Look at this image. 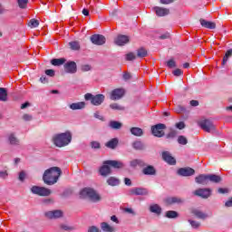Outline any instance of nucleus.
Segmentation results:
<instances>
[{"mask_svg":"<svg viewBox=\"0 0 232 232\" xmlns=\"http://www.w3.org/2000/svg\"><path fill=\"white\" fill-rule=\"evenodd\" d=\"M61 173H63V171L59 167L47 169L43 175L44 184H47V186H53V184H57L59 177H61Z\"/></svg>","mask_w":232,"mask_h":232,"instance_id":"nucleus-1","label":"nucleus"},{"mask_svg":"<svg viewBox=\"0 0 232 232\" xmlns=\"http://www.w3.org/2000/svg\"><path fill=\"white\" fill-rule=\"evenodd\" d=\"M72 131L57 133L53 136V142L56 148H66L72 144Z\"/></svg>","mask_w":232,"mask_h":232,"instance_id":"nucleus-2","label":"nucleus"},{"mask_svg":"<svg viewBox=\"0 0 232 232\" xmlns=\"http://www.w3.org/2000/svg\"><path fill=\"white\" fill-rule=\"evenodd\" d=\"M81 198H90L92 202H101V195L92 188H84L80 192Z\"/></svg>","mask_w":232,"mask_h":232,"instance_id":"nucleus-3","label":"nucleus"},{"mask_svg":"<svg viewBox=\"0 0 232 232\" xmlns=\"http://www.w3.org/2000/svg\"><path fill=\"white\" fill-rule=\"evenodd\" d=\"M84 99L85 101H90L91 104H92V106H101V104H102V102H104L106 96H104V94H92L90 92L86 93L84 95Z\"/></svg>","mask_w":232,"mask_h":232,"instance_id":"nucleus-4","label":"nucleus"},{"mask_svg":"<svg viewBox=\"0 0 232 232\" xmlns=\"http://www.w3.org/2000/svg\"><path fill=\"white\" fill-rule=\"evenodd\" d=\"M30 191L33 195H38V197H50V195H52V190L40 186H33Z\"/></svg>","mask_w":232,"mask_h":232,"instance_id":"nucleus-5","label":"nucleus"},{"mask_svg":"<svg viewBox=\"0 0 232 232\" xmlns=\"http://www.w3.org/2000/svg\"><path fill=\"white\" fill-rule=\"evenodd\" d=\"M198 125L204 131H207V133H213L216 130L215 124H213V121L210 120H202L199 121Z\"/></svg>","mask_w":232,"mask_h":232,"instance_id":"nucleus-6","label":"nucleus"},{"mask_svg":"<svg viewBox=\"0 0 232 232\" xmlns=\"http://www.w3.org/2000/svg\"><path fill=\"white\" fill-rule=\"evenodd\" d=\"M162 130H166V124L158 123L151 127V133L154 137H164V131Z\"/></svg>","mask_w":232,"mask_h":232,"instance_id":"nucleus-7","label":"nucleus"},{"mask_svg":"<svg viewBox=\"0 0 232 232\" xmlns=\"http://www.w3.org/2000/svg\"><path fill=\"white\" fill-rule=\"evenodd\" d=\"M63 213L59 209L44 212V217L49 218V220H57V218H63Z\"/></svg>","mask_w":232,"mask_h":232,"instance_id":"nucleus-8","label":"nucleus"},{"mask_svg":"<svg viewBox=\"0 0 232 232\" xmlns=\"http://www.w3.org/2000/svg\"><path fill=\"white\" fill-rule=\"evenodd\" d=\"M124 93H126V91L122 88L114 89L111 92V100L119 101L124 97Z\"/></svg>","mask_w":232,"mask_h":232,"instance_id":"nucleus-9","label":"nucleus"},{"mask_svg":"<svg viewBox=\"0 0 232 232\" xmlns=\"http://www.w3.org/2000/svg\"><path fill=\"white\" fill-rule=\"evenodd\" d=\"M196 197H200V198H209L211 197L210 188H198L193 192Z\"/></svg>","mask_w":232,"mask_h":232,"instance_id":"nucleus-10","label":"nucleus"},{"mask_svg":"<svg viewBox=\"0 0 232 232\" xmlns=\"http://www.w3.org/2000/svg\"><path fill=\"white\" fill-rule=\"evenodd\" d=\"M130 195H136L137 197L141 196L144 197L148 195V188L142 187L132 188L129 190Z\"/></svg>","mask_w":232,"mask_h":232,"instance_id":"nucleus-11","label":"nucleus"},{"mask_svg":"<svg viewBox=\"0 0 232 232\" xmlns=\"http://www.w3.org/2000/svg\"><path fill=\"white\" fill-rule=\"evenodd\" d=\"M63 68L66 73H77V63L75 62L70 61L65 63Z\"/></svg>","mask_w":232,"mask_h":232,"instance_id":"nucleus-12","label":"nucleus"},{"mask_svg":"<svg viewBox=\"0 0 232 232\" xmlns=\"http://www.w3.org/2000/svg\"><path fill=\"white\" fill-rule=\"evenodd\" d=\"M91 42L97 46H102L106 43V37L102 34H93L91 36Z\"/></svg>","mask_w":232,"mask_h":232,"instance_id":"nucleus-13","label":"nucleus"},{"mask_svg":"<svg viewBox=\"0 0 232 232\" xmlns=\"http://www.w3.org/2000/svg\"><path fill=\"white\" fill-rule=\"evenodd\" d=\"M114 43L115 44H117V46H124L125 44H128L130 43V36L119 34L115 38Z\"/></svg>","mask_w":232,"mask_h":232,"instance_id":"nucleus-14","label":"nucleus"},{"mask_svg":"<svg viewBox=\"0 0 232 232\" xmlns=\"http://www.w3.org/2000/svg\"><path fill=\"white\" fill-rule=\"evenodd\" d=\"M7 141L11 146H20L21 140L17 138V135H15V132H10L7 135Z\"/></svg>","mask_w":232,"mask_h":232,"instance_id":"nucleus-15","label":"nucleus"},{"mask_svg":"<svg viewBox=\"0 0 232 232\" xmlns=\"http://www.w3.org/2000/svg\"><path fill=\"white\" fill-rule=\"evenodd\" d=\"M195 173V169L187 167V168H180L178 169V175L179 177H192V175Z\"/></svg>","mask_w":232,"mask_h":232,"instance_id":"nucleus-16","label":"nucleus"},{"mask_svg":"<svg viewBox=\"0 0 232 232\" xmlns=\"http://www.w3.org/2000/svg\"><path fill=\"white\" fill-rule=\"evenodd\" d=\"M162 159L163 160H165V162L170 164V166H175V164H177V160L171 156V153H169V151H163Z\"/></svg>","mask_w":232,"mask_h":232,"instance_id":"nucleus-17","label":"nucleus"},{"mask_svg":"<svg viewBox=\"0 0 232 232\" xmlns=\"http://www.w3.org/2000/svg\"><path fill=\"white\" fill-rule=\"evenodd\" d=\"M196 184H201L202 186H206L208 184V174H200L195 178Z\"/></svg>","mask_w":232,"mask_h":232,"instance_id":"nucleus-18","label":"nucleus"},{"mask_svg":"<svg viewBox=\"0 0 232 232\" xmlns=\"http://www.w3.org/2000/svg\"><path fill=\"white\" fill-rule=\"evenodd\" d=\"M99 173L102 177H108V175H111V169H110L109 164H106V161H104L103 165L100 168Z\"/></svg>","mask_w":232,"mask_h":232,"instance_id":"nucleus-19","label":"nucleus"},{"mask_svg":"<svg viewBox=\"0 0 232 232\" xmlns=\"http://www.w3.org/2000/svg\"><path fill=\"white\" fill-rule=\"evenodd\" d=\"M166 204L171 206L173 204H184V199L179 197H169L165 199Z\"/></svg>","mask_w":232,"mask_h":232,"instance_id":"nucleus-20","label":"nucleus"},{"mask_svg":"<svg viewBox=\"0 0 232 232\" xmlns=\"http://www.w3.org/2000/svg\"><path fill=\"white\" fill-rule=\"evenodd\" d=\"M70 110L75 111L76 110H84L86 108V102H78L69 104Z\"/></svg>","mask_w":232,"mask_h":232,"instance_id":"nucleus-21","label":"nucleus"},{"mask_svg":"<svg viewBox=\"0 0 232 232\" xmlns=\"http://www.w3.org/2000/svg\"><path fill=\"white\" fill-rule=\"evenodd\" d=\"M119 146V138H112L105 143V147L109 150H115Z\"/></svg>","mask_w":232,"mask_h":232,"instance_id":"nucleus-22","label":"nucleus"},{"mask_svg":"<svg viewBox=\"0 0 232 232\" xmlns=\"http://www.w3.org/2000/svg\"><path fill=\"white\" fill-rule=\"evenodd\" d=\"M199 22L203 28H208V30H215L217 28V24L213 22L206 21L205 19H200Z\"/></svg>","mask_w":232,"mask_h":232,"instance_id":"nucleus-23","label":"nucleus"},{"mask_svg":"<svg viewBox=\"0 0 232 232\" xmlns=\"http://www.w3.org/2000/svg\"><path fill=\"white\" fill-rule=\"evenodd\" d=\"M142 173L143 175L153 176L157 175V169H155V167L148 165L147 167L143 168Z\"/></svg>","mask_w":232,"mask_h":232,"instance_id":"nucleus-24","label":"nucleus"},{"mask_svg":"<svg viewBox=\"0 0 232 232\" xmlns=\"http://www.w3.org/2000/svg\"><path fill=\"white\" fill-rule=\"evenodd\" d=\"M154 11L159 17H164V15H168L169 14V9L162 8L160 6L154 7Z\"/></svg>","mask_w":232,"mask_h":232,"instance_id":"nucleus-25","label":"nucleus"},{"mask_svg":"<svg viewBox=\"0 0 232 232\" xmlns=\"http://www.w3.org/2000/svg\"><path fill=\"white\" fill-rule=\"evenodd\" d=\"M192 214H194V216L197 217V218H199L200 220H206V218L209 217L208 214L204 213L202 210H199L197 208L192 210Z\"/></svg>","mask_w":232,"mask_h":232,"instance_id":"nucleus-26","label":"nucleus"},{"mask_svg":"<svg viewBox=\"0 0 232 232\" xmlns=\"http://www.w3.org/2000/svg\"><path fill=\"white\" fill-rule=\"evenodd\" d=\"M105 164L111 166V168H115L116 169H121V168H124V163L122 161L117 160H106Z\"/></svg>","mask_w":232,"mask_h":232,"instance_id":"nucleus-27","label":"nucleus"},{"mask_svg":"<svg viewBox=\"0 0 232 232\" xmlns=\"http://www.w3.org/2000/svg\"><path fill=\"white\" fill-rule=\"evenodd\" d=\"M130 131L134 137H142L144 135V130L139 127H132L130 129Z\"/></svg>","mask_w":232,"mask_h":232,"instance_id":"nucleus-28","label":"nucleus"},{"mask_svg":"<svg viewBox=\"0 0 232 232\" xmlns=\"http://www.w3.org/2000/svg\"><path fill=\"white\" fill-rule=\"evenodd\" d=\"M150 211L159 216L162 214V208H160L159 204H153L150 206Z\"/></svg>","mask_w":232,"mask_h":232,"instance_id":"nucleus-29","label":"nucleus"},{"mask_svg":"<svg viewBox=\"0 0 232 232\" xmlns=\"http://www.w3.org/2000/svg\"><path fill=\"white\" fill-rule=\"evenodd\" d=\"M101 229L103 232H115V228L112 226H110V224L106 222L101 223Z\"/></svg>","mask_w":232,"mask_h":232,"instance_id":"nucleus-30","label":"nucleus"},{"mask_svg":"<svg viewBox=\"0 0 232 232\" xmlns=\"http://www.w3.org/2000/svg\"><path fill=\"white\" fill-rule=\"evenodd\" d=\"M107 184L108 186H111V187L119 186L121 184V180L115 177H110L107 179Z\"/></svg>","mask_w":232,"mask_h":232,"instance_id":"nucleus-31","label":"nucleus"},{"mask_svg":"<svg viewBox=\"0 0 232 232\" xmlns=\"http://www.w3.org/2000/svg\"><path fill=\"white\" fill-rule=\"evenodd\" d=\"M214 182L215 184H218V182L222 181V178L218 175L208 174V182Z\"/></svg>","mask_w":232,"mask_h":232,"instance_id":"nucleus-32","label":"nucleus"},{"mask_svg":"<svg viewBox=\"0 0 232 232\" xmlns=\"http://www.w3.org/2000/svg\"><path fill=\"white\" fill-rule=\"evenodd\" d=\"M64 63H66V59L64 58H54L51 61V64H53V66H63Z\"/></svg>","mask_w":232,"mask_h":232,"instance_id":"nucleus-33","label":"nucleus"},{"mask_svg":"<svg viewBox=\"0 0 232 232\" xmlns=\"http://www.w3.org/2000/svg\"><path fill=\"white\" fill-rule=\"evenodd\" d=\"M109 126L111 130H121V128H122V123L117 121H110Z\"/></svg>","mask_w":232,"mask_h":232,"instance_id":"nucleus-34","label":"nucleus"},{"mask_svg":"<svg viewBox=\"0 0 232 232\" xmlns=\"http://www.w3.org/2000/svg\"><path fill=\"white\" fill-rule=\"evenodd\" d=\"M69 46L71 50H73L74 52L81 50V44H79L77 41L70 42Z\"/></svg>","mask_w":232,"mask_h":232,"instance_id":"nucleus-35","label":"nucleus"},{"mask_svg":"<svg viewBox=\"0 0 232 232\" xmlns=\"http://www.w3.org/2000/svg\"><path fill=\"white\" fill-rule=\"evenodd\" d=\"M130 168H137V166H145L144 160H133L130 163Z\"/></svg>","mask_w":232,"mask_h":232,"instance_id":"nucleus-36","label":"nucleus"},{"mask_svg":"<svg viewBox=\"0 0 232 232\" xmlns=\"http://www.w3.org/2000/svg\"><path fill=\"white\" fill-rule=\"evenodd\" d=\"M132 148L134 150H144V143H142V141L140 140H136L132 143Z\"/></svg>","mask_w":232,"mask_h":232,"instance_id":"nucleus-37","label":"nucleus"},{"mask_svg":"<svg viewBox=\"0 0 232 232\" xmlns=\"http://www.w3.org/2000/svg\"><path fill=\"white\" fill-rule=\"evenodd\" d=\"M8 97V93L6 92V89L0 88V101L5 102Z\"/></svg>","mask_w":232,"mask_h":232,"instance_id":"nucleus-38","label":"nucleus"},{"mask_svg":"<svg viewBox=\"0 0 232 232\" xmlns=\"http://www.w3.org/2000/svg\"><path fill=\"white\" fill-rule=\"evenodd\" d=\"M167 218H177V217H179V212L175 211V210H169L166 212Z\"/></svg>","mask_w":232,"mask_h":232,"instance_id":"nucleus-39","label":"nucleus"},{"mask_svg":"<svg viewBox=\"0 0 232 232\" xmlns=\"http://www.w3.org/2000/svg\"><path fill=\"white\" fill-rule=\"evenodd\" d=\"M148 55V52L146 51V49L144 48H140L138 51H137V56L140 57V58H143V57H146Z\"/></svg>","mask_w":232,"mask_h":232,"instance_id":"nucleus-40","label":"nucleus"},{"mask_svg":"<svg viewBox=\"0 0 232 232\" xmlns=\"http://www.w3.org/2000/svg\"><path fill=\"white\" fill-rule=\"evenodd\" d=\"M110 108L111 110H117L118 111H124V107L123 106H121L119 103H111L110 105Z\"/></svg>","mask_w":232,"mask_h":232,"instance_id":"nucleus-41","label":"nucleus"},{"mask_svg":"<svg viewBox=\"0 0 232 232\" xmlns=\"http://www.w3.org/2000/svg\"><path fill=\"white\" fill-rule=\"evenodd\" d=\"M232 55V49H229L228 51H227V53H225V56L223 58V62L222 64H226V63H227V60L229 59V57H231Z\"/></svg>","mask_w":232,"mask_h":232,"instance_id":"nucleus-42","label":"nucleus"},{"mask_svg":"<svg viewBox=\"0 0 232 232\" xmlns=\"http://www.w3.org/2000/svg\"><path fill=\"white\" fill-rule=\"evenodd\" d=\"M188 223L190 224L191 227H193V229H198L200 227V222L198 221L189 219Z\"/></svg>","mask_w":232,"mask_h":232,"instance_id":"nucleus-43","label":"nucleus"},{"mask_svg":"<svg viewBox=\"0 0 232 232\" xmlns=\"http://www.w3.org/2000/svg\"><path fill=\"white\" fill-rule=\"evenodd\" d=\"M178 142L181 144V146H186V144H188V139L184 136H179Z\"/></svg>","mask_w":232,"mask_h":232,"instance_id":"nucleus-44","label":"nucleus"},{"mask_svg":"<svg viewBox=\"0 0 232 232\" xmlns=\"http://www.w3.org/2000/svg\"><path fill=\"white\" fill-rule=\"evenodd\" d=\"M17 4L19 8L24 9L28 5V0H17Z\"/></svg>","mask_w":232,"mask_h":232,"instance_id":"nucleus-45","label":"nucleus"},{"mask_svg":"<svg viewBox=\"0 0 232 232\" xmlns=\"http://www.w3.org/2000/svg\"><path fill=\"white\" fill-rule=\"evenodd\" d=\"M26 179V171L22 170L19 172L18 174V180H20V182H24Z\"/></svg>","mask_w":232,"mask_h":232,"instance_id":"nucleus-46","label":"nucleus"},{"mask_svg":"<svg viewBox=\"0 0 232 232\" xmlns=\"http://www.w3.org/2000/svg\"><path fill=\"white\" fill-rule=\"evenodd\" d=\"M29 26L31 28H37V26H39V21L35 19H31L29 22Z\"/></svg>","mask_w":232,"mask_h":232,"instance_id":"nucleus-47","label":"nucleus"},{"mask_svg":"<svg viewBox=\"0 0 232 232\" xmlns=\"http://www.w3.org/2000/svg\"><path fill=\"white\" fill-rule=\"evenodd\" d=\"M137 59V56L133 53H129L126 54V61H135Z\"/></svg>","mask_w":232,"mask_h":232,"instance_id":"nucleus-48","label":"nucleus"},{"mask_svg":"<svg viewBox=\"0 0 232 232\" xmlns=\"http://www.w3.org/2000/svg\"><path fill=\"white\" fill-rule=\"evenodd\" d=\"M168 68H177V63L175 60L171 59L167 62Z\"/></svg>","mask_w":232,"mask_h":232,"instance_id":"nucleus-49","label":"nucleus"},{"mask_svg":"<svg viewBox=\"0 0 232 232\" xmlns=\"http://www.w3.org/2000/svg\"><path fill=\"white\" fill-rule=\"evenodd\" d=\"M91 147L92 150H101V143L99 141H92Z\"/></svg>","mask_w":232,"mask_h":232,"instance_id":"nucleus-50","label":"nucleus"},{"mask_svg":"<svg viewBox=\"0 0 232 232\" xmlns=\"http://www.w3.org/2000/svg\"><path fill=\"white\" fill-rule=\"evenodd\" d=\"M177 137V130H171L168 134H167V139H175Z\"/></svg>","mask_w":232,"mask_h":232,"instance_id":"nucleus-51","label":"nucleus"},{"mask_svg":"<svg viewBox=\"0 0 232 232\" xmlns=\"http://www.w3.org/2000/svg\"><path fill=\"white\" fill-rule=\"evenodd\" d=\"M22 119L25 121V122H30V121H32V119H34V117L32 116V114H24Z\"/></svg>","mask_w":232,"mask_h":232,"instance_id":"nucleus-52","label":"nucleus"},{"mask_svg":"<svg viewBox=\"0 0 232 232\" xmlns=\"http://www.w3.org/2000/svg\"><path fill=\"white\" fill-rule=\"evenodd\" d=\"M176 128L178 130H184V128H186V124L184 123V121H179L176 123Z\"/></svg>","mask_w":232,"mask_h":232,"instance_id":"nucleus-53","label":"nucleus"},{"mask_svg":"<svg viewBox=\"0 0 232 232\" xmlns=\"http://www.w3.org/2000/svg\"><path fill=\"white\" fill-rule=\"evenodd\" d=\"M45 74L49 77H53L55 75V71H53V69H47L45 70Z\"/></svg>","mask_w":232,"mask_h":232,"instance_id":"nucleus-54","label":"nucleus"},{"mask_svg":"<svg viewBox=\"0 0 232 232\" xmlns=\"http://www.w3.org/2000/svg\"><path fill=\"white\" fill-rule=\"evenodd\" d=\"M87 232H101V229L95 226L89 227Z\"/></svg>","mask_w":232,"mask_h":232,"instance_id":"nucleus-55","label":"nucleus"},{"mask_svg":"<svg viewBox=\"0 0 232 232\" xmlns=\"http://www.w3.org/2000/svg\"><path fill=\"white\" fill-rule=\"evenodd\" d=\"M173 75H175V77H180V75H182L183 72L180 69H176L173 71Z\"/></svg>","mask_w":232,"mask_h":232,"instance_id":"nucleus-56","label":"nucleus"},{"mask_svg":"<svg viewBox=\"0 0 232 232\" xmlns=\"http://www.w3.org/2000/svg\"><path fill=\"white\" fill-rule=\"evenodd\" d=\"M93 117L99 121H104V117L99 111L94 112Z\"/></svg>","mask_w":232,"mask_h":232,"instance_id":"nucleus-57","label":"nucleus"},{"mask_svg":"<svg viewBox=\"0 0 232 232\" xmlns=\"http://www.w3.org/2000/svg\"><path fill=\"white\" fill-rule=\"evenodd\" d=\"M124 211H125V213H128L129 215H133V216L136 215L135 210H133V208H124Z\"/></svg>","mask_w":232,"mask_h":232,"instance_id":"nucleus-58","label":"nucleus"},{"mask_svg":"<svg viewBox=\"0 0 232 232\" xmlns=\"http://www.w3.org/2000/svg\"><path fill=\"white\" fill-rule=\"evenodd\" d=\"M92 70V66L90 64L82 65V72H90Z\"/></svg>","mask_w":232,"mask_h":232,"instance_id":"nucleus-59","label":"nucleus"},{"mask_svg":"<svg viewBox=\"0 0 232 232\" xmlns=\"http://www.w3.org/2000/svg\"><path fill=\"white\" fill-rule=\"evenodd\" d=\"M6 177H8L6 170L0 171V179H6Z\"/></svg>","mask_w":232,"mask_h":232,"instance_id":"nucleus-60","label":"nucleus"},{"mask_svg":"<svg viewBox=\"0 0 232 232\" xmlns=\"http://www.w3.org/2000/svg\"><path fill=\"white\" fill-rule=\"evenodd\" d=\"M227 192H228L227 188H219L218 189V193H219V194H221V195H225V193H227Z\"/></svg>","mask_w":232,"mask_h":232,"instance_id":"nucleus-61","label":"nucleus"},{"mask_svg":"<svg viewBox=\"0 0 232 232\" xmlns=\"http://www.w3.org/2000/svg\"><path fill=\"white\" fill-rule=\"evenodd\" d=\"M169 37H170V34H169V33H165V34H161L160 36V39H169Z\"/></svg>","mask_w":232,"mask_h":232,"instance_id":"nucleus-62","label":"nucleus"},{"mask_svg":"<svg viewBox=\"0 0 232 232\" xmlns=\"http://www.w3.org/2000/svg\"><path fill=\"white\" fill-rule=\"evenodd\" d=\"M124 184L125 186H131V179H130V178H125Z\"/></svg>","mask_w":232,"mask_h":232,"instance_id":"nucleus-63","label":"nucleus"},{"mask_svg":"<svg viewBox=\"0 0 232 232\" xmlns=\"http://www.w3.org/2000/svg\"><path fill=\"white\" fill-rule=\"evenodd\" d=\"M226 208H232V198L225 203Z\"/></svg>","mask_w":232,"mask_h":232,"instance_id":"nucleus-64","label":"nucleus"}]
</instances>
